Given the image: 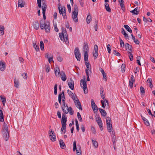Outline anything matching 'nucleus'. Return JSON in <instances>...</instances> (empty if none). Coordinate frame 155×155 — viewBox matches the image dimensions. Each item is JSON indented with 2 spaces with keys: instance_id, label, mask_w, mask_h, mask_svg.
Returning <instances> with one entry per match:
<instances>
[{
  "instance_id": "f257e3e1",
  "label": "nucleus",
  "mask_w": 155,
  "mask_h": 155,
  "mask_svg": "<svg viewBox=\"0 0 155 155\" xmlns=\"http://www.w3.org/2000/svg\"><path fill=\"white\" fill-rule=\"evenodd\" d=\"M61 109L65 114H67L69 112L70 115H72L74 113V111L71 107H68L67 104H66L65 101H62Z\"/></svg>"
},
{
  "instance_id": "f03ea898",
  "label": "nucleus",
  "mask_w": 155,
  "mask_h": 155,
  "mask_svg": "<svg viewBox=\"0 0 155 155\" xmlns=\"http://www.w3.org/2000/svg\"><path fill=\"white\" fill-rule=\"evenodd\" d=\"M2 131L4 140L7 141L9 138V133L8 126L5 122L3 123Z\"/></svg>"
},
{
  "instance_id": "7ed1b4c3",
  "label": "nucleus",
  "mask_w": 155,
  "mask_h": 155,
  "mask_svg": "<svg viewBox=\"0 0 155 155\" xmlns=\"http://www.w3.org/2000/svg\"><path fill=\"white\" fill-rule=\"evenodd\" d=\"M59 37L61 41H64L66 44L67 41L68 43H69L68 41V36L67 31L65 28H62V32L59 33Z\"/></svg>"
},
{
  "instance_id": "20e7f679",
  "label": "nucleus",
  "mask_w": 155,
  "mask_h": 155,
  "mask_svg": "<svg viewBox=\"0 0 155 155\" xmlns=\"http://www.w3.org/2000/svg\"><path fill=\"white\" fill-rule=\"evenodd\" d=\"M40 28L41 29H45L46 32L49 33L50 32V23H44V24L40 23Z\"/></svg>"
},
{
  "instance_id": "39448f33",
  "label": "nucleus",
  "mask_w": 155,
  "mask_h": 155,
  "mask_svg": "<svg viewBox=\"0 0 155 155\" xmlns=\"http://www.w3.org/2000/svg\"><path fill=\"white\" fill-rule=\"evenodd\" d=\"M78 6L76 5L74 6V10L73 12L72 18L74 21L75 22L78 21Z\"/></svg>"
},
{
  "instance_id": "423d86ee",
  "label": "nucleus",
  "mask_w": 155,
  "mask_h": 155,
  "mask_svg": "<svg viewBox=\"0 0 155 155\" xmlns=\"http://www.w3.org/2000/svg\"><path fill=\"white\" fill-rule=\"evenodd\" d=\"M106 122L107 130L109 132H111L112 130V127L111 124V120L110 117H107Z\"/></svg>"
},
{
  "instance_id": "0eeeda50",
  "label": "nucleus",
  "mask_w": 155,
  "mask_h": 155,
  "mask_svg": "<svg viewBox=\"0 0 155 155\" xmlns=\"http://www.w3.org/2000/svg\"><path fill=\"white\" fill-rule=\"evenodd\" d=\"M88 45L87 42L84 43L83 51L84 52V58L87 59L88 58Z\"/></svg>"
},
{
  "instance_id": "6e6552de",
  "label": "nucleus",
  "mask_w": 155,
  "mask_h": 155,
  "mask_svg": "<svg viewBox=\"0 0 155 155\" xmlns=\"http://www.w3.org/2000/svg\"><path fill=\"white\" fill-rule=\"evenodd\" d=\"M85 63L87 67V69L85 70L86 73H89V71L90 72H91V64L89 63L88 58L87 59H85L84 58Z\"/></svg>"
},
{
  "instance_id": "1a4fd4ad",
  "label": "nucleus",
  "mask_w": 155,
  "mask_h": 155,
  "mask_svg": "<svg viewBox=\"0 0 155 155\" xmlns=\"http://www.w3.org/2000/svg\"><path fill=\"white\" fill-rule=\"evenodd\" d=\"M74 54L75 58L78 61H80L81 58V54L78 48H76L74 50Z\"/></svg>"
},
{
  "instance_id": "9d476101",
  "label": "nucleus",
  "mask_w": 155,
  "mask_h": 155,
  "mask_svg": "<svg viewBox=\"0 0 155 155\" xmlns=\"http://www.w3.org/2000/svg\"><path fill=\"white\" fill-rule=\"evenodd\" d=\"M74 101V102L76 106L77 107V108L79 109V110H82V108L81 107V103L80 102L79 100L78 99V98L76 97V98H75V100Z\"/></svg>"
},
{
  "instance_id": "9b49d317",
  "label": "nucleus",
  "mask_w": 155,
  "mask_h": 155,
  "mask_svg": "<svg viewBox=\"0 0 155 155\" xmlns=\"http://www.w3.org/2000/svg\"><path fill=\"white\" fill-rule=\"evenodd\" d=\"M96 121L99 126L101 130H102L103 129V124L101 117H99L96 119Z\"/></svg>"
},
{
  "instance_id": "f8f14e48",
  "label": "nucleus",
  "mask_w": 155,
  "mask_h": 155,
  "mask_svg": "<svg viewBox=\"0 0 155 155\" xmlns=\"http://www.w3.org/2000/svg\"><path fill=\"white\" fill-rule=\"evenodd\" d=\"M65 114H62V118L61 119V123L62 125L66 126V122L67 121V118L66 117Z\"/></svg>"
},
{
  "instance_id": "ddd939ff",
  "label": "nucleus",
  "mask_w": 155,
  "mask_h": 155,
  "mask_svg": "<svg viewBox=\"0 0 155 155\" xmlns=\"http://www.w3.org/2000/svg\"><path fill=\"white\" fill-rule=\"evenodd\" d=\"M98 47L97 45H95L94 46V50L95 52L93 53V55L94 57L95 58V59H96L98 55Z\"/></svg>"
},
{
  "instance_id": "4468645a",
  "label": "nucleus",
  "mask_w": 155,
  "mask_h": 155,
  "mask_svg": "<svg viewBox=\"0 0 155 155\" xmlns=\"http://www.w3.org/2000/svg\"><path fill=\"white\" fill-rule=\"evenodd\" d=\"M59 75L61 76V78L63 81H64L66 80L67 77L64 71H61Z\"/></svg>"
},
{
  "instance_id": "2eb2a0df",
  "label": "nucleus",
  "mask_w": 155,
  "mask_h": 155,
  "mask_svg": "<svg viewBox=\"0 0 155 155\" xmlns=\"http://www.w3.org/2000/svg\"><path fill=\"white\" fill-rule=\"evenodd\" d=\"M50 132L52 133V135L53 136V138L52 139V135L51 134H49V136L50 137V139L51 141H54L56 140V136L55 134L54 133V131H53L52 130H51L50 131Z\"/></svg>"
},
{
  "instance_id": "dca6fc26",
  "label": "nucleus",
  "mask_w": 155,
  "mask_h": 155,
  "mask_svg": "<svg viewBox=\"0 0 155 155\" xmlns=\"http://www.w3.org/2000/svg\"><path fill=\"white\" fill-rule=\"evenodd\" d=\"M5 68V62L0 61V70L1 71H3Z\"/></svg>"
},
{
  "instance_id": "f3484780",
  "label": "nucleus",
  "mask_w": 155,
  "mask_h": 155,
  "mask_svg": "<svg viewBox=\"0 0 155 155\" xmlns=\"http://www.w3.org/2000/svg\"><path fill=\"white\" fill-rule=\"evenodd\" d=\"M34 28L38 30L39 28V24L38 21H35L33 24Z\"/></svg>"
},
{
  "instance_id": "a211bd4d",
  "label": "nucleus",
  "mask_w": 155,
  "mask_h": 155,
  "mask_svg": "<svg viewBox=\"0 0 155 155\" xmlns=\"http://www.w3.org/2000/svg\"><path fill=\"white\" fill-rule=\"evenodd\" d=\"M25 2L23 0H19L18 1V7L22 8L24 7Z\"/></svg>"
},
{
  "instance_id": "6ab92c4d",
  "label": "nucleus",
  "mask_w": 155,
  "mask_h": 155,
  "mask_svg": "<svg viewBox=\"0 0 155 155\" xmlns=\"http://www.w3.org/2000/svg\"><path fill=\"white\" fill-rule=\"evenodd\" d=\"M126 49H128V52H132V45H130L128 43H126L125 45Z\"/></svg>"
},
{
  "instance_id": "aec40b11",
  "label": "nucleus",
  "mask_w": 155,
  "mask_h": 155,
  "mask_svg": "<svg viewBox=\"0 0 155 155\" xmlns=\"http://www.w3.org/2000/svg\"><path fill=\"white\" fill-rule=\"evenodd\" d=\"M68 86L70 88L71 90H73L74 89V82L71 80V82H69L68 83Z\"/></svg>"
},
{
  "instance_id": "412c9836",
  "label": "nucleus",
  "mask_w": 155,
  "mask_h": 155,
  "mask_svg": "<svg viewBox=\"0 0 155 155\" xmlns=\"http://www.w3.org/2000/svg\"><path fill=\"white\" fill-rule=\"evenodd\" d=\"M67 91L69 96L73 100H75L76 97L74 96L73 93L69 90H68Z\"/></svg>"
},
{
  "instance_id": "4be33fe9",
  "label": "nucleus",
  "mask_w": 155,
  "mask_h": 155,
  "mask_svg": "<svg viewBox=\"0 0 155 155\" xmlns=\"http://www.w3.org/2000/svg\"><path fill=\"white\" fill-rule=\"evenodd\" d=\"M78 149L76 150V153L77 155H81V147L80 145H78Z\"/></svg>"
},
{
  "instance_id": "5701e85b",
  "label": "nucleus",
  "mask_w": 155,
  "mask_h": 155,
  "mask_svg": "<svg viewBox=\"0 0 155 155\" xmlns=\"http://www.w3.org/2000/svg\"><path fill=\"white\" fill-rule=\"evenodd\" d=\"M86 81L84 80L83 79H81L80 81V85L81 86L83 87H85L87 86L86 84Z\"/></svg>"
},
{
  "instance_id": "b1692460",
  "label": "nucleus",
  "mask_w": 155,
  "mask_h": 155,
  "mask_svg": "<svg viewBox=\"0 0 155 155\" xmlns=\"http://www.w3.org/2000/svg\"><path fill=\"white\" fill-rule=\"evenodd\" d=\"M54 72L56 76L58 77L59 76V74L61 72H60V69L58 67L54 69Z\"/></svg>"
},
{
  "instance_id": "393cba45",
  "label": "nucleus",
  "mask_w": 155,
  "mask_h": 155,
  "mask_svg": "<svg viewBox=\"0 0 155 155\" xmlns=\"http://www.w3.org/2000/svg\"><path fill=\"white\" fill-rule=\"evenodd\" d=\"M59 143L60 145V147L62 149H64L66 147L65 145L62 140H59Z\"/></svg>"
},
{
  "instance_id": "a878e982",
  "label": "nucleus",
  "mask_w": 155,
  "mask_h": 155,
  "mask_svg": "<svg viewBox=\"0 0 155 155\" xmlns=\"http://www.w3.org/2000/svg\"><path fill=\"white\" fill-rule=\"evenodd\" d=\"M98 109L99 110L102 116H103L104 117H105L106 116L107 113H106L105 110H104L103 109H101L100 108H99Z\"/></svg>"
},
{
  "instance_id": "bb28decb",
  "label": "nucleus",
  "mask_w": 155,
  "mask_h": 155,
  "mask_svg": "<svg viewBox=\"0 0 155 155\" xmlns=\"http://www.w3.org/2000/svg\"><path fill=\"white\" fill-rule=\"evenodd\" d=\"M91 16L90 15V14L89 13L86 18L87 23L89 24L91 21Z\"/></svg>"
},
{
  "instance_id": "cd10ccee",
  "label": "nucleus",
  "mask_w": 155,
  "mask_h": 155,
  "mask_svg": "<svg viewBox=\"0 0 155 155\" xmlns=\"http://www.w3.org/2000/svg\"><path fill=\"white\" fill-rule=\"evenodd\" d=\"M139 9L138 8H135L134 10L131 11L130 12L134 14L138 15L139 14Z\"/></svg>"
},
{
  "instance_id": "c85d7f7f",
  "label": "nucleus",
  "mask_w": 155,
  "mask_h": 155,
  "mask_svg": "<svg viewBox=\"0 0 155 155\" xmlns=\"http://www.w3.org/2000/svg\"><path fill=\"white\" fill-rule=\"evenodd\" d=\"M104 6L106 10L108 12H110L111 10L108 4L107 3H105Z\"/></svg>"
},
{
  "instance_id": "c756f323",
  "label": "nucleus",
  "mask_w": 155,
  "mask_h": 155,
  "mask_svg": "<svg viewBox=\"0 0 155 155\" xmlns=\"http://www.w3.org/2000/svg\"><path fill=\"white\" fill-rule=\"evenodd\" d=\"M61 5L60 3H59L58 5V8L59 9V13L60 14H61L63 13V10L64 9V7H61Z\"/></svg>"
},
{
  "instance_id": "7c9ffc66",
  "label": "nucleus",
  "mask_w": 155,
  "mask_h": 155,
  "mask_svg": "<svg viewBox=\"0 0 155 155\" xmlns=\"http://www.w3.org/2000/svg\"><path fill=\"white\" fill-rule=\"evenodd\" d=\"M0 100H1V101H2L3 105L5 106V104L6 101V98L3 97L1 95L0 96Z\"/></svg>"
},
{
  "instance_id": "2f4dec72",
  "label": "nucleus",
  "mask_w": 155,
  "mask_h": 155,
  "mask_svg": "<svg viewBox=\"0 0 155 155\" xmlns=\"http://www.w3.org/2000/svg\"><path fill=\"white\" fill-rule=\"evenodd\" d=\"M121 33L124 36V37L125 38H127L128 37V35L126 33L124 28H121Z\"/></svg>"
},
{
  "instance_id": "473e14b6",
  "label": "nucleus",
  "mask_w": 155,
  "mask_h": 155,
  "mask_svg": "<svg viewBox=\"0 0 155 155\" xmlns=\"http://www.w3.org/2000/svg\"><path fill=\"white\" fill-rule=\"evenodd\" d=\"M14 86L15 87H19V81L18 79H16L15 78L14 80Z\"/></svg>"
},
{
  "instance_id": "72a5a7b5",
  "label": "nucleus",
  "mask_w": 155,
  "mask_h": 155,
  "mask_svg": "<svg viewBox=\"0 0 155 155\" xmlns=\"http://www.w3.org/2000/svg\"><path fill=\"white\" fill-rule=\"evenodd\" d=\"M33 47L37 51H39V48L38 45H36V42L34 41L33 42Z\"/></svg>"
},
{
  "instance_id": "f704fd0d",
  "label": "nucleus",
  "mask_w": 155,
  "mask_h": 155,
  "mask_svg": "<svg viewBox=\"0 0 155 155\" xmlns=\"http://www.w3.org/2000/svg\"><path fill=\"white\" fill-rule=\"evenodd\" d=\"M131 36L132 39L134 41V42L137 44L139 45L140 43L139 41L137 39H136L135 37L133 35V34H131Z\"/></svg>"
},
{
  "instance_id": "c9c22d12",
  "label": "nucleus",
  "mask_w": 155,
  "mask_h": 155,
  "mask_svg": "<svg viewBox=\"0 0 155 155\" xmlns=\"http://www.w3.org/2000/svg\"><path fill=\"white\" fill-rule=\"evenodd\" d=\"M4 26H2V25H0V34H1L2 35H3L4 34Z\"/></svg>"
},
{
  "instance_id": "e433bc0d",
  "label": "nucleus",
  "mask_w": 155,
  "mask_h": 155,
  "mask_svg": "<svg viewBox=\"0 0 155 155\" xmlns=\"http://www.w3.org/2000/svg\"><path fill=\"white\" fill-rule=\"evenodd\" d=\"M124 27L125 28L126 30L128 32L130 33L132 32V30L130 28V27L128 26L127 25H124Z\"/></svg>"
},
{
  "instance_id": "4c0bfd02",
  "label": "nucleus",
  "mask_w": 155,
  "mask_h": 155,
  "mask_svg": "<svg viewBox=\"0 0 155 155\" xmlns=\"http://www.w3.org/2000/svg\"><path fill=\"white\" fill-rule=\"evenodd\" d=\"M40 47L41 50H43L44 49V43L42 41H41L40 43Z\"/></svg>"
},
{
  "instance_id": "58836bf2",
  "label": "nucleus",
  "mask_w": 155,
  "mask_h": 155,
  "mask_svg": "<svg viewBox=\"0 0 155 155\" xmlns=\"http://www.w3.org/2000/svg\"><path fill=\"white\" fill-rule=\"evenodd\" d=\"M91 107L93 109V110L94 112V113L97 112L98 111V110L97 109V107L96 105H95L94 106H92Z\"/></svg>"
},
{
  "instance_id": "ea45409f",
  "label": "nucleus",
  "mask_w": 155,
  "mask_h": 155,
  "mask_svg": "<svg viewBox=\"0 0 155 155\" xmlns=\"http://www.w3.org/2000/svg\"><path fill=\"white\" fill-rule=\"evenodd\" d=\"M131 52H127L128 55L129 56L130 61H132L133 60V55Z\"/></svg>"
},
{
  "instance_id": "a19ab883",
  "label": "nucleus",
  "mask_w": 155,
  "mask_h": 155,
  "mask_svg": "<svg viewBox=\"0 0 155 155\" xmlns=\"http://www.w3.org/2000/svg\"><path fill=\"white\" fill-rule=\"evenodd\" d=\"M60 94L61 95V98L62 97V101H65L66 98L64 96V91H62L61 93Z\"/></svg>"
},
{
  "instance_id": "79ce46f5",
  "label": "nucleus",
  "mask_w": 155,
  "mask_h": 155,
  "mask_svg": "<svg viewBox=\"0 0 155 155\" xmlns=\"http://www.w3.org/2000/svg\"><path fill=\"white\" fill-rule=\"evenodd\" d=\"M147 82H148L150 84V87L152 89V87H153V85L152 83V79L151 78H148L147 81Z\"/></svg>"
},
{
  "instance_id": "37998d69",
  "label": "nucleus",
  "mask_w": 155,
  "mask_h": 155,
  "mask_svg": "<svg viewBox=\"0 0 155 155\" xmlns=\"http://www.w3.org/2000/svg\"><path fill=\"white\" fill-rule=\"evenodd\" d=\"M63 130H64V133H65L66 131V126L62 125V127L61 129V133L62 134V133L63 132Z\"/></svg>"
},
{
  "instance_id": "c03bdc74",
  "label": "nucleus",
  "mask_w": 155,
  "mask_h": 155,
  "mask_svg": "<svg viewBox=\"0 0 155 155\" xmlns=\"http://www.w3.org/2000/svg\"><path fill=\"white\" fill-rule=\"evenodd\" d=\"M47 8V5L45 3H43L42 6V11L45 10V11Z\"/></svg>"
},
{
  "instance_id": "a18cd8bd",
  "label": "nucleus",
  "mask_w": 155,
  "mask_h": 155,
  "mask_svg": "<svg viewBox=\"0 0 155 155\" xmlns=\"http://www.w3.org/2000/svg\"><path fill=\"white\" fill-rule=\"evenodd\" d=\"M92 141L93 142V143L94 145V146L95 148H97L98 146V143L97 141L95 140H92Z\"/></svg>"
},
{
  "instance_id": "49530a36",
  "label": "nucleus",
  "mask_w": 155,
  "mask_h": 155,
  "mask_svg": "<svg viewBox=\"0 0 155 155\" xmlns=\"http://www.w3.org/2000/svg\"><path fill=\"white\" fill-rule=\"evenodd\" d=\"M77 117L78 119L79 120L80 122H82V117H81V115L80 113L78 112V113H77Z\"/></svg>"
},
{
  "instance_id": "de8ad7c7",
  "label": "nucleus",
  "mask_w": 155,
  "mask_h": 155,
  "mask_svg": "<svg viewBox=\"0 0 155 155\" xmlns=\"http://www.w3.org/2000/svg\"><path fill=\"white\" fill-rule=\"evenodd\" d=\"M126 67L125 64H123L121 66V69L122 71L123 72H124L125 71V69Z\"/></svg>"
},
{
  "instance_id": "09e8293b",
  "label": "nucleus",
  "mask_w": 155,
  "mask_h": 155,
  "mask_svg": "<svg viewBox=\"0 0 155 155\" xmlns=\"http://www.w3.org/2000/svg\"><path fill=\"white\" fill-rule=\"evenodd\" d=\"M113 53L116 56H120V54L119 53L115 50H113Z\"/></svg>"
},
{
  "instance_id": "8fccbe9b",
  "label": "nucleus",
  "mask_w": 155,
  "mask_h": 155,
  "mask_svg": "<svg viewBox=\"0 0 155 155\" xmlns=\"http://www.w3.org/2000/svg\"><path fill=\"white\" fill-rule=\"evenodd\" d=\"M57 93V84H55L54 86V94L56 95Z\"/></svg>"
},
{
  "instance_id": "3c124183",
  "label": "nucleus",
  "mask_w": 155,
  "mask_h": 155,
  "mask_svg": "<svg viewBox=\"0 0 155 155\" xmlns=\"http://www.w3.org/2000/svg\"><path fill=\"white\" fill-rule=\"evenodd\" d=\"M45 68L47 72L48 73L50 71V68L49 65H46Z\"/></svg>"
},
{
  "instance_id": "603ef678",
  "label": "nucleus",
  "mask_w": 155,
  "mask_h": 155,
  "mask_svg": "<svg viewBox=\"0 0 155 155\" xmlns=\"http://www.w3.org/2000/svg\"><path fill=\"white\" fill-rule=\"evenodd\" d=\"M120 46L121 47H124V43L123 41L120 37Z\"/></svg>"
},
{
  "instance_id": "864d4df0",
  "label": "nucleus",
  "mask_w": 155,
  "mask_h": 155,
  "mask_svg": "<svg viewBox=\"0 0 155 155\" xmlns=\"http://www.w3.org/2000/svg\"><path fill=\"white\" fill-rule=\"evenodd\" d=\"M120 6L121 7V8L122 9L123 11H124L125 9V7L124 5V3H120Z\"/></svg>"
},
{
  "instance_id": "5fc2aeb1",
  "label": "nucleus",
  "mask_w": 155,
  "mask_h": 155,
  "mask_svg": "<svg viewBox=\"0 0 155 155\" xmlns=\"http://www.w3.org/2000/svg\"><path fill=\"white\" fill-rule=\"evenodd\" d=\"M140 91L141 93L144 94L145 93V90L144 88L142 86H141L140 88Z\"/></svg>"
},
{
  "instance_id": "6e6d98bb",
  "label": "nucleus",
  "mask_w": 155,
  "mask_h": 155,
  "mask_svg": "<svg viewBox=\"0 0 155 155\" xmlns=\"http://www.w3.org/2000/svg\"><path fill=\"white\" fill-rule=\"evenodd\" d=\"M76 149V142L75 141L73 142V150L75 151Z\"/></svg>"
},
{
  "instance_id": "4d7b16f0",
  "label": "nucleus",
  "mask_w": 155,
  "mask_h": 155,
  "mask_svg": "<svg viewBox=\"0 0 155 155\" xmlns=\"http://www.w3.org/2000/svg\"><path fill=\"white\" fill-rule=\"evenodd\" d=\"M107 51L110 54V51H111V49H110V45L109 44H108L107 46Z\"/></svg>"
},
{
  "instance_id": "13d9d810",
  "label": "nucleus",
  "mask_w": 155,
  "mask_h": 155,
  "mask_svg": "<svg viewBox=\"0 0 155 155\" xmlns=\"http://www.w3.org/2000/svg\"><path fill=\"white\" fill-rule=\"evenodd\" d=\"M83 88L84 93V94H87L88 92V90L87 86L83 87Z\"/></svg>"
},
{
  "instance_id": "bf43d9fd",
  "label": "nucleus",
  "mask_w": 155,
  "mask_h": 155,
  "mask_svg": "<svg viewBox=\"0 0 155 155\" xmlns=\"http://www.w3.org/2000/svg\"><path fill=\"white\" fill-rule=\"evenodd\" d=\"M104 91H101L100 92L101 96L102 99L104 100L105 96H104Z\"/></svg>"
},
{
  "instance_id": "052dcab7",
  "label": "nucleus",
  "mask_w": 155,
  "mask_h": 155,
  "mask_svg": "<svg viewBox=\"0 0 155 155\" xmlns=\"http://www.w3.org/2000/svg\"><path fill=\"white\" fill-rule=\"evenodd\" d=\"M97 23L98 21L97 20L95 21V25L94 26V28L95 31H97Z\"/></svg>"
},
{
  "instance_id": "680f3d73",
  "label": "nucleus",
  "mask_w": 155,
  "mask_h": 155,
  "mask_svg": "<svg viewBox=\"0 0 155 155\" xmlns=\"http://www.w3.org/2000/svg\"><path fill=\"white\" fill-rule=\"evenodd\" d=\"M21 76L24 79H27V74L25 73H23L21 74Z\"/></svg>"
},
{
  "instance_id": "e2e57ef3",
  "label": "nucleus",
  "mask_w": 155,
  "mask_h": 155,
  "mask_svg": "<svg viewBox=\"0 0 155 155\" xmlns=\"http://www.w3.org/2000/svg\"><path fill=\"white\" fill-rule=\"evenodd\" d=\"M111 134L112 135V137L113 139H115V133L114 131L111 130V132H110Z\"/></svg>"
},
{
  "instance_id": "0e129e2a",
  "label": "nucleus",
  "mask_w": 155,
  "mask_h": 155,
  "mask_svg": "<svg viewBox=\"0 0 155 155\" xmlns=\"http://www.w3.org/2000/svg\"><path fill=\"white\" fill-rule=\"evenodd\" d=\"M37 4L39 8L41 7V0H37Z\"/></svg>"
},
{
  "instance_id": "69168bd1",
  "label": "nucleus",
  "mask_w": 155,
  "mask_h": 155,
  "mask_svg": "<svg viewBox=\"0 0 155 155\" xmlns=\"http://www.w3.org/2000/svg\"><path fill=\"white\" fill-rule=\"evenodd\" d=\"M143 122L146 126H149L150 125V123L147 119L145 120Z\"/></svg>"
},
{
  "instance_id": "338daca9",
  "label": "nucleus",
  "mask_w": 155,
  "mask_h": 155,
  "mask_svg": "<svg viewBox=\"0 0 155 155\" xmlns=\"http://www.w3.org/2000/svg\"><path fill=\"white\" fill-rule=\"evenodd\" d=\"M54 31L56 32H58V29L57 28V25L56 24H55L54 25Z\"/></svg>"
},
{
  "instance_id": "774afa93",
  "label": "nucleus",
  "mask_w": 155,
  "mask_h": 155,
  "mask_svg": "<svg viewBox=\"0 0 155 155\" xmlns=\"http://www.w3.org/2000/svg\"><path fill=\"white\" fill-rule=\"evenodd\" d=\"M53 56H52V57L49 58L48 59V61L49 62V63H51V61H53Z\"/></svg>"
}]
</instances>
